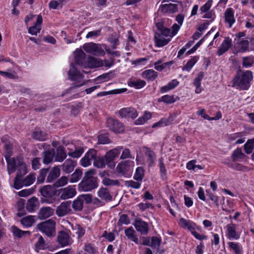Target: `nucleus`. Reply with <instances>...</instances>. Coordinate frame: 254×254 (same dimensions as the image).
<instances>
[{
    "instance_id": "obj_54",
    "label": "nucleus",
    "mask_w": 254,
    "mask_h": 254,
    "mask_svg": "<svg viewBox=\"0 0 254 254\" xmlns=\"http://www.w3.org/2000/svg\"><path fill=\"white\" fill-rule=\"evenodd\" d=\"M125 185L128 188H132L134 189H139L141 184L138 182H135L132 180L126 181Z\"/></svg>"
},
{
    "instance_id": "obj_8",
    "label": "nucleus",
    "mask_w": 254,
    "mask_h": 254,
    "mask_svg": "<svg viewBox=\"0 0 254 254\" xmlns=\"http://www.w3.org/2000/svg\"><path fill=\"white\" fill-rule=\"evenodd\" d=\"M40 192L41 195L45 197V198L42 199V202L50 203L51 201H50L49 198H52L56 194V190L52 186L50 185H47L43 187L40 190Z\"/></svg>"
},
{
    "instance_id": "obj_63",
    "label": "nucleus",
    "mask_w": 254,
    "mask_h": 254,
    "mask_svg": "<svg viewBox=\"0 0 254 254\" xmlns=\"http://www.w3.org/2000/svg\"><path fill=\"white\" fill-rule=\"evenodd\" d=\"M40 158L36 157L32 160V167L34 170H37L40 168L41 166Z\"/></svg>"
},
{
    "instance_id": "obj_17",
    "label": "nucleus",
    "mask_w": 254,
    "mask_h": 254,
    "mask_svg": "<svg viewBox=\"0 0 254 254\" xmlns=\"http://www.w3.org/2000/svg\"><path fill=\"white\" fill-rule=\"evenodd\" d=\"M120 115L122 118H135L138 114L136 110L131 107L125 108L120 111Z\"/></svg>"
},
{
    "instance_id": "obj_14",
    "label": "nucleus",
    "mask_w": 254,
    "mask_h": 254,
    "mask_svg": "<svg viewBox=\"0 0 254 254\" xmlns=\"http://www.w3.org/2000/svg\"><path fill=\"white\" fill-rule=\"evenodd\" d=\"M70 211V202H63L57 207L56 214L59 216H64L69 213Z\"/></svg>"
},
{
    "instance_id": "obj_42",
    "label": "nucleus",
    "mask_w": 254,
    "mask_h": 254,
    "mask_svg": "<svg viewBox=\"0 0 254 254\" xmlns=\"http://www.w3.org/2000/svg\"><path fill=\"white\" fill-rule=\"evenodd\" d=\"M72 206L74 210L76 211H80L82 209L83 207V202L79 196L73 201Z\"/></svg>"
},
{
    "instance_id": "obj_21",
    "label": "nucleus",
    "mask_w": 254,
    "mask_h": 254,
    "mask_svg": "<svg viewBox=\"0 0 254 254\" xmlns=\"http://www.w3.org/2000/svg\"><path fill=\"white\" fill-rule=\"evenodd\" d=\"M54 213V210L50 207H42L38 212V216L41 219H46L52 216Z\"/></svg>"
},
{
    "instance_id": "obj_11",
    "label": "nucleus",
    "mask_w": 254,
    "mask_h": 254,
    "mask_svg": "<svg viewBox=\"0 0 254 254\" xmlns=\"http://www.w3.org/2000/svg\"><path fill=\"white\" fill-rule=\"evenodd\" d=\"M133 164V162L130 160L121 161L118 164L116 170L119 173L125 175L131 170Z\"/></svg>"
},
{
    "instance_id": "obj_59",
    "label": "nucleus",
    "mask_w": 254,
    "mask_h": 254,
    "mask_svg": "<svg viewBox=\"0 0 254 254\" xmlns=\"http://www.w3.org/2000/svg\"><path fill=\"white\" fill-rule=\"evenodd\" d=\"M49 171L48 169H43L41 170L40 175L38 176L37 180L38 182L40 183H42L45 179V177Z\"/></svg>"
},
{
    "instance_id": "obj_61",
    "label": "nucleus",
    "mask_w": 254,
    "mask_h": 254,
    "mask_svg": "<svg viewBox=\"0 0 254 254\" xmlns=\"http://www.w3.org/2000/svg\"><path fill=\"white\" fill-rule=\"evenodd\" d=\"M102 183L105 186L119 185L118 181L111 180L107 178H104Z\"/></svg>"
},
{
    "instance_id": "obj_49",
    "label": "nucleus",
    "mask_w": 254,
    "mask_h": 254,
    "mask_svg": "<svg viewBox=\"0 0 254 254\" xmlns=\"http://www.w3.org/2000/svg\"><path fill=\"white\" fill-rule=\"evenodd\" d=\"M228 246L231 250L234 251L235 254H240L242 248L239 244L235 242L228 243Z\"/></svg>"
},
{
    "instance_id": "obj_32",
    "label": "nucleus",
    "mask_w": 254,
    "mask_h": 254,
    "mask_svg": "<svg viewBox=\"0 0 254 254\" xmlns=\"http://www.w3.org/2000/svg\"><path fill=\"white\" fill-rule=\"evenodd\" d=\"M55 155V152L54 149L44 152L43 163L47 164L50 163L53 161Z\"/></svg>"
},
{
    "instance_id": "obj_33",
    "label": "nucleus",
    "mask_w": 254,
    "mask_h": 254,
    "mask_svg": "<svg viewBox=\"0 0 254 254\" xmlns=\"http://www.w3.org/2000/svg\"><path fill=\"white\" fill-rule=\"evenodd\" d=\"M106 164L105 156L103 157L97 156L96 155V157L93 161V165L95 167L98 168H104Z\"/></svg>"
},
{
    "instance_id": "obj_24",
    "label": "nucleus",
    "mask_w": 254,
    "mask_h": 254,
    "mask_svg": "<svg viewBox=\"0 0 254 254\" xmlns=\"http://www.w3.org/2000/svg\"><path fill=\"white\" fill-rule=\"evenodd\" d=\"M55 155V161L58 162H63L66 157V153L65 148L64 146H60L56 150Z\"/></svg>"
},
{
    "instance_id": "obj_16",
    "label": "nucleus",
    "mask_w": 254,
    "mask_h": 254,
    "mask_svg": "<svg viewBox=\"0 0 254 254\" xmlns=\"http://www.w3.org/2000/svg\"><path fill=\"white\" fill-rule=\"evenodd\" d=\"M76 191L74 187L68 186L61 191L60 197L62 199H67L75 195Z\"/></svg>"
},
{
    "instance_id": "obj_19",
    "label": "nucleus",
    "mask_w": 254,
    "mask_h": 254,
    "mask_svg": "<svg viewBox=\"0 0 254 254\" xmlns=\"http://www.w3.org/2000/svg\"><path fill=\"white\" fill-rule=\"evenodd\" d=\"M143 152L147 157V162L148 163L149 166L153 165L156 160V155L154 151L150 148L147 147H143Z\"/></svg>"
},
{
    "instance_id": "obj_29",
    "label": "nucleus",
    "mask_w": 254,
    "mask_h": 254,
    "mask_svg": "<svg viewBox=\"0 0 254 254\" xmlns=\"http://www.w3.org/2000/svg\"><path fill=\"white\" fill-rule=\"evenodd\" d=\"M142 75L148 80H154L158 76V73L153 69H147L142 73Z\"/></svg>"
},
{
    "instance_id": "obj_60",
    "label": "nucleus",
    "mask_w": 254,
    "mask_h": 254,
    "mask_svg": "<svg viewBox=\"0 0 254 254\" xmlns=\"http://www.w3.org/2000/svg\"><path fill=\"white\" fill-rule=\"evenodd\" d=\"M174 64L173 61L162 64L160 66L156 67V70L161 71L166 68H170V66Z\"/></svg>"
},
{
    "instance_id": "obj_5",
    "label": "nucleus",
    "mask_w": 254,
    "mask_h": 254,
    "mask_svg": "<svg viewBox=\"0 0 254 254\" xmlns=\"http://www.w3.org/2000/svg\"><path fill=\"white\" fill-rule=\"evenodd\" d=\"M123 149L122 146H118L115 148L111 149L107 151L105 155V158L107 166L110 169H114L115 167L116 163L114 161L115 159L118 157Z\"/></svg>"
},
{
    "instance_id": "obj_4",
    "label": "nucleus",
    "mask_w": 254,
    "mask_h": 254,
    "mask_svg": "<svg viewBox=\"0 0 254 254\" xmlns=\"http://www.w3.org/2000/svg\"><path fill=\"white\" fill-rule=\"evenodd\" d=\"M55 222L52 219H49L37 225L38 229L45 233L48 237L55 235Z\"/></svg>"
},
{
    "instance_id": "obj_23",
    "label": "nucleus",
    "mask_w": 254,
    "mask_h": 254,
    "mask_svg": "<svg viewBox=\"0 0 254 254\" xmlns=\"http://www.w3.org/2000/svg\"><path fill=\"white\" fill-rule=\"evenodd\" d=\"M160 9L164 13H174L178 11V5L171 3L164 4L160 6Z\"/></svg>"
},
{
    "instance_id": "obj_27",
    "label": "nucleus",
    "mask_w": 254,
    "mask_h": 254,
    "mask_svg": "<svg viewBox=\"0 0 254 254\" xmlns=\"http://www.w3.org/2000/svg\"><path fill=\"white\" fill-rule=\"evenodd\" d=\"M85 54L81 49H77L74 52L75 63L79 65H82L85 60Z\"/></svg>"
},
{
    "instance_id": "obj_18",
    "label": "nucleus",
    "mask_w": 254,
    "mask_h": 254,
    "mask_svg": "<svg viewBox=\"0 0 254 254\" xmlns=\"http://www.w3.org/2000/svg\"><path fill=\"white\" fill-rule=\"evenodd\" d=\"M76 165V162L70 159H66L62 165L63 171L68 174L72 172Z\"/></svg>"
},
{
    "instance_id": "obj_51",
    "label": "nucleus",
    "mask_w": 254,
    "mask_h": 254,
    "mask_svg": "<svg viewBox=\"0 0 254 254\" xmlns=\"http://www.w3.org/2000/svg\"><path fill=\"white\" fill-rule=\"evenodd\" d=\"M68 181V179L67 177L63 176L55 183L54 186L57 188L64 186L67 184Z\"/></svg>"
},
{
    "instance_id": "obj_35",
    "label": "nucleus",
    "mask_w": 254,
    "mask_h": 254,
    "mask_svg": "<svg viewBox=\"0 0 254 254\" xmlns=\"http://www.w3.org/2000/svg\"><path fill=\"white\" fill-rule=\"evenodd\" d=\"M98 195L99 197L106 201L110 200L112 199V196L109 194L108 190L106 188L100 189L98 190Z\"/></svg>"
},
{
    "instance_id": "obj_39",
    "label": "nucleus",
    "mask_w": 254,
    "mask_h": 254,
    "mask_svg": "<svg viewBox=\"0 0 254 254\" xmlns=\"http://www.w3.org/2000/svg\"><path fill=\"white\" fill-rule=\"evenodd\" d=\"M144 176V170L141 167H137L133 176L134 180L138 182H141Z\"/></svg>"
},
{
    "instance_id": "obj_62",
    "label": "nucleus",
    "mask_w": 254,
    "mask_h": 254,
    "mask_svg": "<svg viewBox=\"0 0 254 254\" xmlns=\"http://www.w3.org/2000/svg\"><path fill=\"white\" fill-rule=\"evenodd\" d=\"M131 84L135 88L139 89L144 87L146 84V82L145 81L142 80H137L136 81L131 82Z\"/></svg>"
},
{
    "instance_id": "obj_10",
    "label": "nucleus",
    "mask_w": 254,
    "mask_h": 254,
    "mask_svg": "<svg viewBox=\"0 0 254 254\" xmlns=\"http://www.w3.org/2000/svg\"><path fill=\"white\" fill-rule=\"evenodd\" d=\"M97 152L94 149H89L87 152L84 156L80 160V164L84 167H86L90 166L91 164V161L94 160L96 155H97Z\"/></svg>"
},
{
    "instance_id": "obj_55",
    "label": "nucleus",
    "mask_w": 254,
    "mask_h": 254,
    "mask_svg": "<svg viewBox=\"0 0 254 254\" xmlns=\"http://www.w3.org/2000/svg\"><path fill=\"white\" fill-rule=\"evenodd\" d=\"M161 244V239L157 237H153L151 239L150 246L153 249H158Z\"/></svg>"
},
{
    "instance_id": "obj_46",
    "label": "nucleus",
    "mask_w": 254,
    "mask_h": 254,
    "mask_svg": "<svg viewBox=\"0 0 254 254\" xmlns=\"http://www.w3.org/2000/svg\"><path fill=\"white\" fill-rule=\"evenodd\" d=\"M238 44L240 45L239 52L241 53H243L247 50L249 49V42L248 40H242L238 42Z\"/></svg>"
},
{
    "instance_id": "obj_48",
    "label": "nucleus",
    "mask_w": 254,
    "mask_h": 254,
    "mask_svg": "<svg viewBox=\"0 0 254 254\" xmlns=\"http://www.w3.org/2000/svg\"><path fill=\"white\" fill-rule=\"evenodd\" d=\"M254 64V57H246L243 59V65L245 67H250Z\"/></svg>"
},
{
    "instance_id": "obj_43",
    "label": "nucleus",
    "mask_w": 254,
    "mask_h": 254,
    "mask_svg": "<svg viewBox=\"0 0 254 254\" xmlns=\"http://www.w3.org/2000/svg\"><path fill=\"white\" fill-rule=\"evenodd\" d=\"M254 148V138L249 139L244 145V149L247 154L252 152Z\"/></svg>"
},
{
    "instance_id": "obj_58",
    "label": "nucleus",
    "mask_w": 254,
    "mask_h": 254,
    "mask_svg": "<svg viewBox=\"0 0 254 254\" xmlns=\"http://www.w3.org/2000/svg\"><path fill=\"white\" fill-rule=\"evenodd\" d=\"M99 144H105L110 142V139L107 135L105 134H100L98 137Z\"/></svg>"
},
{
    "instance_id": "obj_53",
    "label": "nucleus",
    "mask_w": 254,
    "mask_h": 254,
    "mask_svg": "<svg viewBox=\"0 0 254 254\" xmlns=\"http://www.w3.org/2000/svg\"><path fill=\"white\" fill-rule=\"evenodd\" d=\"M245 157V154L242 152L240 148L236 149L232 154V158L234 161L237 159H242Z\"/></svg>"
},
{
    "instance_id": "obj_12",
    "label": "nucleus",
    "mask_w": 254,
    "mask_h": 254,
    "mask_svg": "<svg viewBox=\"0 0 254 254\" xmlns=\"http://www.w3.org/2000/svg\"><path fill=\"white\" fill-rule=\"evenodd\" d=\"M136 230L142 235H147L148 233L149 227L147 222L143 221L141 218H136L133 223Z\"/></svg>"
},
{
    "instance_id": "obj_34",
    "label": "nucleus",
    "mask_w": 254,
    "mask_h": 254,
    "mask_svg": "<svg viewBox=\"0 0 254 254\" xmlns=\"http://www.w3.org/2000/svg\"><path fill=\"white\" fill-rule=\"evenodd\" d=\"M21 223L26 227H29L33 225L35 222V216L29 215L23 218L21 221Z\"/></svg>"
},
{
    "instance_id": "obj_7",
    "label": "nucleus",
    "mask_w": 254,
    "mask_h": 254,
    "mask_svg": "<svg viewBox=\"0 0 254 254\" xmlns=\"http://www.w3.org/2000/svg\"><path fill=\"white\" fill-rule=\"evenodd\" d=\"M83 48L87 53L95 56H102L105 54V52L101 46L94 43H88L85 44Z\"/></svg>"
},
{
    "instance_id": "obj_15",
    "label": "nucleus",
    "mask_w": 254,
    "mask_h": 254,
    "mask_svg": "<svg viewBox=\"0 0 254 254\" xmlns=\"http://www.w3.org/2000/svg\"><path fill=\"white\" fill-rule=\"evenodd\" d=\"M232 40L229 37L225 38L222 44L219 47L217 51V55L220 56L226 52L232 46Z\"/></svg>"
},
{
    "instance_id": "obj_52",
    "label": "nucleus",
    "mask_w": 254,
    "mask_h": 254,
    "mask_svg": "<svg viewBox=\"0 0 254 254\" xmlns=\"http://www.w3.org/2000/svg\"><path fill=\"white\" fill-rule=\"evenodd\" d=\"M83 153V149L82 147H79L74 151H69L68 152V155L73 158H79Z\"/></svg>"
},
{
    "instance_id": "obj_13",
    "label": "nucleus",
    "mask_w": 254,
    "mask_h": 254,
    "mask_svg": "<svg viewBox=\"0 0 254 254\" xmlns=\"http://www.w3.org/2000/svg\"><path fill=\"white\" fill-rule=\"evenodd\" d=\"M69 78L72 81H80L84 76L77 70L73 64H70V67L68 72Z\"/></svg>"
},
{
    "instance_id": "obj_1",
    "label": "nucleus",
    "mask_w": 254,
    "mask_h": 254,
    "mask_svg": "<svg viewBox=\"0 0 254 254\" xmlns=\"http://www.w3.org/2000/svg\"><path fill=\"white\" fill-rule=\"evenodd\" d=\"M6 161L9 175L17 170V176L14 179V186L16 189H19L24 186L19 178L27 173L26 164L23 159L20 157L10 158L6 156Z\"/></svg>"
},
{
    "instance_id": "obj_6",
    "label": "nucleus",
    "mask_w": 254,
    "mask_h": 254,
    "mask_svg": "<svg viewBox=\"0 0 254 254\" xmlns=\"http://www.w3.org/2000/svg\"><path fill=\"white\" fill-rule=\"evenodd\" d=\"M57 241L62 247L70 245L73 243V240L70 237V232L67 230L59 232Z\"/></svg>"
},
{
    "instance_id": "obj_2",
    "label": "nucleus",
    "mask_w": 254,
    "mask_h": 254,
    "mask_svg": "<svg viewBox=\"0 0 254 254\" xmlns=\"http://www.w3.org/2000/svg\"><path fill=\"white\" fill-rule=\"evenodd\" d=\"M94 174V169H90L85 173L82 181L79 184V190L88 191L98 187L97 179L93 176Z\"/></svg>"
},
{
    "instance_id": "obj_36",
    "label": "nucleus",
    "mask_w": 254,
    "mask_h": 254,
    "mask_svg": "<svg viewBox=\"0 0 254 254\" xmlns=\"http://www.w3.org/2000/svg\"><path fill=\"white\" fill-rule=\"evenodd\" d=\"M82 175V171L79 169H76L74 172L70 176L69 180L70 182L73 183L78 182L81 178Z\"/></svg>"
},
{
    "instance_id": "obj_26",
    "label": "nucleus",
    "mask_w": 254,
    "mask_h": 254,
    "mask_svg": "<svg viewBox=\"0 0 254 254\" xmlns=\"http://www.w3.org/2000/svg\"><path fill=\"white\" fill-rule=\"evenodd\" d=\"M125 233L128 239L134 242L136 244L139 243L138 238L136 235V232L132 227H130L125 230Z\"/></svg>"
},
{
    "instance_id": "obj_31",
    "label": "nucleus",
    "mask_w": 254,
    "mask_h": 254,
    "mask_svg": "<svg viewBox=\"0 0 254 254\" xmlns=\"http://www.w3.org/2000/svg\"><path fill=\"white\" fill-rule=\"evenodd\" d=\"M227 230V235L230 239H238L239 236L237 235L235 230V225L234 224H229L226 226Z\"/></svg>"
},
{
    "instance_id": "obj_40",
    "label": "nucleus",
    "mask_w": 254,
    "mask_h": 254,
    "mask_svg": "<svg viewBox=\"0 0 254 254\" xmlns=\"http://www.w3.org/2000/svg\"><path fill=\"white\" fill-rule=\"evenodd\" d=\"M157 26L158 31L157 33H160V35L165 37H168L169 36H171V33L169 29L164 27L160 24H158Z\"/></svg>"
},
{
    "instance_id": "obj_44",
    "label": "nucleus",
    "mask_w": 254,
    "mask_h": 254,
    "mask_svg": "<svg viewBox=\"0 0 254 254\" xmlns=\"http://www.w3.org/2000/svg\"><path fill=\"white\" fill-rule=\"evenodd\" d=\"M198 57L196 56L193 57L190 60H189L186 64V65L183 67V70L190 71L196 62L197 61Z\"/></svg>"
},
{
    "instance_id": "obj_45",
    "label": "nucleus",
    "mask_w": 254,
    "mask_h": 254,
    "mask_svg": "<svg viewBox=\"0 0 254 254\" xmlns=\"http://www.w3.org/2000/svg\"><path fill=\"white\" fill-rule=\"evenodd\" d=\"M36 176L34 174H30L27 176L22 181V184L25 186L32 185L35 181Z\"/></svg>"
},
{
    "instance_id": "obj_41",
    "label": "nucleus",
    "mask_w": 254,
    "mask_h": 254,
    "mask_svg": "<svg viewBox=\"0 0 254 254\" xmlns=\"http://www.w3.org/2000/svg\"><path fill=\"white\" fill-rule=\"evenodd\" d=\"M11 231L14 236L17 237L18 238L22 237L25 234H30L29 231H24L19 229L15 226H12L11 227Z\"/></svg>"
},
{
    "instance_id": "obj_30",
    "label": "nucleus",
    "mask_w": 254,
    "mask_h": 254,
    "mask_svg": "<svg viewBox=\"0 0 254 254\" xmlns=\"http://www.w3.org/2000/svg\"><path fill=\"white\" fill-rule=\"evenodd\" d=\"M164 37L165 36L160 35V33L156 34L154 38L156 46L162 47L168 44L170 39H166Z\"/></svg>"
},
{
    "instance_id": "obj_28",
    "label": "nucleus",
    "mask_w": 254,
    "mask_h": 254,
    "mask_svg": "<svg viewBox=\"0 0 254 254\" xmlns=\"http://www.w3.org/2000/svg\"><path fill=\"white\" fill-rule=\"evenodd\" d=\"M60 175V170L57 166L54 167L51 170L48 177L47 182L51 183L54 181L56 179L58 178Z\"/></svg>"
},
{
    "instance_id": "obj_25",
    "label": "nucleus",
    "mask_w": 254,
    "mask_h": 254,
    "mask_svg": "<svg viewBox=\"0 0 254 254\" xmlns=\"http://www.w3.org/2000/svg\"><path fill=\"white\" fill-rule=\"evenodd\" d=\"M224 15L225 21L229 24V27H231L235 21L233 9L232 8H227L225 12Z\"/></svg>"
},
{
    "instance_id": "obj_38",
    "label": "nucleus",
    "mask_w": 254,
    "mask_h": 254,
    "mask_svg": "<svg viewBox=\"0 0 254 254\" xmlns=\"http://www.w3.org/2000/svg\"><path fill=\"white\" fill-rule=\"evenodd\" d=\"M46 133L39 129L36 130L32 134L33 138L37 139L40 141H43L46 138Z\"/></svg>"
},
{
    "instance_id": "obj_47",
    "label": "nucleus",
    "mask_w": 254,
    "mask_h": 254,
    "mask_svg": "<svg viewBox=\"0 0 254 254\" xmlns=\"http://www.w3.org/2000/svg\"><path fill=\"white\" fill-rule=\"evenodd\" d=\"M88 62L90 66L94 67H99L104 64L102 61L93 57L89 58Z\"/></svg>"
},
{
    "instance_id": "obj_9",
    "label": "nucleus",
    "mask_w": 254,
    "mask_h": 254,
    "mask_svg": "<svg viewBox=\"0 0 254 254\" xmlns=\"http://www.w3.org/2000/svg\"><path fill=\"white\" fill-rule=\"evenodd\" d=\"M107 127L110 130L117 133H122L124 131V126L118 120L113 118H108L106 121Z\"/></svg>"
},
{
    "instance_id": "obj_20",
    "label": "nucleus",
    "mask_w": 254,
    "mask_h": 254,
    "mask_svg": "<svg viewBox=\"0 0 254 254\" xmlns=\"http://www.w3.org/2000/svg\"><path fill=\"white\" fill-rule=\"evenodd\" d=\"M42 21V16L38 15L35 25L28 29V33L34 35H36L37 33H39L41 29V25Z\"/></svg>"
},
{
    "instance_id": "obj_3",
    "label": "nucleus",
    "mask_w": 254,
    "mask_h": 254,
    "mask_svg": "<svg viewBox=\"0 0 254 254\" xmlns=\"http://www.w3.org/2000/svg\"><path fill=\"white\" fill-rule=\"evenodd\" d=\"M253 79V74L250 71L238 72L233 80L234 85L242 89H247L250 86V82Z\"/></svg>"
},
{
    "instance_id": "obj_64",
    "label": "nucleus",
    "mask_w": 254,
    "mask_h": 254,
    "mask_svg": "<svg viewBox=\"0 0 254 254\" xmlns=\"http://www.w3.org/2000/svg\"><path fill=\"white\" fill-rule=\"evenodd\" d=\"M130 220L126 214H122L119 218L118 223H120L121 224H124L127 225L129 224Z\"/></svg>"
},
{
    "instance_id": "obj_56",
    "label": "nucleus",
    "mask_w": 254,
    "mask_h": 254,
    "mask_svg": "<svg viewBox=\"0 0 254 254\" xmlns=\"http://www.w3.org/2000/svg\"><path fill=\"white\" fill-rule=\"evenodd\" d=\"M36 247L39 250H44L46 247V244L43 238L40 236L36 244Z\"/></svg>"
},
{
    "instance_id": "obj_37",
    "label": "nucleus",
    "mask_w": 254,
    "mask_h": 254,
    "mask_svg": "<svg viewBox=\"0 0 254 254\" xmlns=\"http://www.w3.org/2000/svg\"><path fill=\"white\" fill-rule=\"evenodd\" d=\"M186 228H187L191 232V234L196 239L199 240L207 239V236L204 235L199 234L194 230V228L192 226L191 222H190V223Z\"/></svg>"
},
{
    "instance_id": "obj_22",
    "label": "nucleus",
    "mask_w": 254,
    "mask_h": 254,
    "mask_svg": "<svg viewBox=\"0 0 254 254\" xmlns=\"http://www.w3.org/2000/svg\"><path fill=\"white\" fill-rule=\"evenodd\" d=\"M39 206L38 199L35 197H33L27 201L26 209L29 212H32L37 209Z\"/></svg>"
},
{
    "instance_id": "obj_57",
    "label": "nucleus",
    "mask_w": 254,
    "mask_h": 254,
    "mask_svg": "<svg viewBox=\"0 0 254 254\" xmlns=\"http://www.w3.org/2000/svg\"><path fill=\"white\" fill-rule=\"evenodd\" d=\"M159 166L160 168V172L161 173V177L165 178L166 175L167 171L165 165L163 163L162 158H161L159 159Z\"/></svg>"
},
{
    "instance_id": "obj_50",
    "label": "nucleus",
    "mask_w": 254,
    "mask_h": 254,
    "mask_svg": "<svg viewBox=\"0 0 254 254\" xmlns=\"http://www.w3.org/2000/svg\"><path fill=\"white\" fill-rule=\"evenodd\" d=\"M158 101L163 102L167 104H171L175 102V100L174 99L173 96H170L169 95H166L163 96L161 98H159L158 99Z\"/></svg>"
}]
</instances>
